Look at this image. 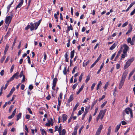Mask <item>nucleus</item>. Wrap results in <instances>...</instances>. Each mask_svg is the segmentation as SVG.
Returning a JSON list of instances; mask_svg holds the SVG:
<instances>
[{
  "mask_svg": "<svg viewBox=\"0 0 135 135\" xmlns=\"http://www.w3.org/2000/svg\"><path fill=\"white\" fill-rule=\"evenodd\" d=\"M14 67V65H12V66H11L10 69V72L11 73L13 71Z\"/></svg>",
  "mask_w": 135,
  "mask_h": 135,
  "instance_id": "nucleus-43",
  "label": "nucleus"
},
{
  "mask_svg": "<svg viewBox=\"0 0 135 135\" xmlns=\"http://www.w3.org/2000/svg\"><path fill=\"white\" fill-rule=\"evenodd\" d=\"M16 40H17V38H16H16L14 40V41L13 43L12 46V49H13V47L14 46L15 43L16 42Z\"/></svg>",
  "mask_w": 135,
  "mask_h": 135,
  "instance_id": "nucleus-33",
  "label": "nucleus"
},
{
  "mask_svg": "<svg viewBox=\"0 0 135 135\" xmlns=\"http://www.w3.org/2000/svg\"><path fill=\"white\" fill-rule=\"evenodd\" d=\"M7 129H5L3 132V135H6L7 133Z\"/></svg>",
  "mask_w": 135,
  "mask_h": 135,
  "instance_id": "nucleus-52",
  "label": "nucleus"
},
{
  "mask_svg": "<svg viewBox=\"0 0 135 135\" xmlns=\"http://www.w3.org/2000/svg\"><path fill=\"white\" fill-rule=\"evenodd\" d=\"M116 46V44L115 43L113 44L109 48V50H112L114 49L115 47Z\"/></svg>",
  "mask_w": 135,
  "mask_h": 135,
  "instance_id": "nucleus-23",
  "label": "nucleus"
},
{
  "mask_svg": "<svg viewBox=\"0 0 135 135\" xmlns=\"http://www.w3.org/2000/svg\"><path fill=\"white\" fill-rule=\"evenodd\" d=\"M83 74H84L83 73L81 74V75L79 76V81L80 82H81V80L82 79L83 76Z\"/></svg>",
  "mask_w": 135,
  "mask_h": 135,
  "instance_id": "nucleus-30",
  "label": "nucleus"
},
{
  "mask_svg": "<svg viewBox=\"0 0 135 135\" xmlns=\"http://www.w3.org/2000/svg\"><path fill=\"white\" fill-rule=\"evenodd\" d=\"M105 97V95H103L102 97L101 98H100L99 99V101H100V100H101L103 99H104Z\"/></svg>",
  "mask_w": 135,
  "mask_h": 135,
  "instance_id": "nucleus-51",
  "label": "nucleus"
},
{
  "mask_svg": "<svg viewBox=\"0 0 135 135\" xmlns=\"http://www.w3.org/2000/svg\"><path fill=\"white\" fill-rule=\"evenodd\" d=\"M128 23L127 22H125V23L123 24V25H122V27H124L128 25Z\"/></svg>",
  "mask_w": 135,
  "mask_h": 135,
  "instance_id": "nucleus-47",
  "label": "nucleus"
},
{
  "mask_svg": "<svg viewBox=\"0 0 135 135\" xmlns=\"http://www.w3.org/2000/svg\"><path fill=\"white\" fill-rule=\"evenodd\" d=\"M57 81V79L56 78H55L53 80L52 84H56Z\"/></svg>",
  "mask_w": 135,
  "mask_h": 135,
  "instance_id": "nucleus-31",
  "label": "nucleus"
},
{
  "mask_svg": "<svg viewBox=\"0 0 135 135\" xmlns=\"http://www.w3.org/2000/svg\"><path fill=\"white\" fill-rule=\"evenodd\" d=\"M62 118L63 121V122H64L66 120L67 118V116L66 114H63L62 115Z\"/></svg>",
  "mask_w": 135,
  "mask_h": 135,
  "instance_id": "nucleus-19",
  "label": "nucleus"
},
{
  "mask_svg": "<svg viewBox=\"0 0 135 135\" xmlns=\"http://www.w3.org/2000/svg\"><path fill=\"white\" fill-rule=\"evenodd\" d=\"M78 129V127L76 126L74 128V131L72 133V135H76L77 133V131Z\"/></svg>",
  "mask_w": 135,
  "mask_h": 135,
  "instance_id": "nucleus-16",
  "label": "nucleus"
},
{
  "mask_svg": "<svg viewBox=\"0 0 135 135\" xmlns=\"http://www.w3.org/2000/svg\"><path fill=\"white\" fill-rule=\"evenodd\" d=\"M90 76L88 75L85 80V82L87 83L90 79Z\"/></svg>",
  "mask_w": 135,
  "mask_h": 135,
  "instance_id": "nucleus-45",
  "label": "nucleus"
},
{
  "mask_svg": "<svg viewBox=\"0 0 135 135\" xmlns=\"http://www.w3.org/2000/svg\"><path fill=\"white\" fill-rule=\"evenodd\" d=\"M125 113L127 114H128L129 113H130L131 117V118H132L133 117L132 111V109L129 108H127L125 109L123 111V115L124 116L125 114Z\"/></svg>",
  "mask_w": 135,
  "mask_h": 135,
  "instance_id": "nucleus-1",
  "label": "nucleus"
},
{
  "mask_svg": "<svg viewBox=\"0 0 135 135\" xmlns=\"http://www.w3.org/2000/svg\"><path fill=\"white\" fill-rule=\"evenodd\" d=\"M97 63V62H96L95 61V62L91 65L90 67V68H93L95 65Z\"/></svg>",
  "mask_w": 135,
  "mask_h": 135,
  "instance_id": "nucleus-50",
  "label": "nucleus"
},
{
  "mask_svg": "<svg viewBox=\"0 0 135 135\" xmlns=\"http://www.w3.org/2000/svg\"><path fill=\"white\" fill-rule=\"evenodd\" d=\"M6 58L5 56H4L0 60V61L1 63H2Z\"/></svg>",
  "mask_w": 135,
  "mask_h": 135,
  "instance_id": "nucleus-32",
  "label": "nucleus"
},
{
  "mask_svg": "<svg viewBox=\"0 0 135 135\" xmlns=\"http://www.w3.org/2000/svg\"><path fill=\"white\" fill-rule=\"evenodd\" d=\"M135 36H134L132 38V42H131V45H134V42L135 41Z\"/></svg>",
  "mask_w": 135,
  "mask_h": 135,
  "instance_id": "nucleus-26",
  "label": "nucleus"
},
{
  "mask_svg": "<svg viewBox=\"0 0 135 135\" xmlns=\"http://www.w3.org/2000/svg\"><path fill=\"white\" fill-rule=\"evenodd\" d=\"M125 79H123L122 78L121 80L119 83V89H120L122 88V86H123L124 82L125 80Z\"/></svg>",
  "mask_w": 135,
  "mask_h": 135,
  "instance_id": "nucleus-5",
  "label": "nucleus"
},
{
  "mask_svg": "<svg viewBox=\"0 0 135 135\" xmlns=\"http://www.w3.org/2000/svg\"><path fill=\"white\" fill-rule=\"evenodd\" d=\"M14 0H13V1H12V2H11V4H9L7 6V13H8L9 12V9H10V8H11V6L13 4V3L14 2Z\"/></svg>",
  "mask_w": 135,
  "mask_h": 135,
  "instance_id": "nucleus-15",
  "label": "nucleus"
},
{
  "mask_svg": "<svg viewBox=\"0 0 135 135\" xmlns=\"http://www.w3.org/2000/svg\"><path fill=\"white\" fill-rule=\"evenodd\" d=\"M27 110L31 114H32V112L30 108H27Z\"/></svg>",
  "mask_w": 135,
  "mask_h": 135,
  "instance_id": "nucleus-57",
  "label": "nucleus"
},
{
  "mask_svg": "<svg viewBox=\"0 0 135 135\" xmlns=\"http://www.w3.org/2000/svg\"><path fill=\"white\" fill-rule=\"evenodd\" d=\"M78 84L77 83H76L74 84V85H73L72 88L73 90H74L77 86Z\"/></svg>",
  "mask_w": 135,
  "mask_h": 135,
  "instance_id": "nucleus-48",
  "label": "nucleus"
},
{
  "mask_svg": "<svg viewBox=\"0 0 135 135\" xmlns=\"http://www.w3.org/2000/svg\"><path fill=\"white\" fill-rule=\"evenodd\" d=\"M90 108V106H89L86 107L85 109V111L88 112Z\"/></svg>",
  "mask_w": 135,
  "mask_h": 135,
  "instance_id": "nucleus-41",
  "label": "nucleus"
},
{
  "mask_svg": "<svg viewBox=\"0 0 135 135\" xmlns=\"http://www.w3.org/2000/svg\"><path fill=\"white\" fill-rule=\"evenodd\" d=\"M102 85V83L101 81H99V83H98V85L97 86V90H98V89H99V87L100 86Z\"/></svg>",
  "mask_w": 135,
  "mask_h": 135,
  "instance_id": "nucleus-27",
  "label": "nucleus"
},
{
  "mask_svg": "<svg viewBox=\"0 0 135 135\" xmlns=\"http://www.w3.org/2000/svg\"><path fill=\"white\" fill-rule=\"evenodd\" d=\"M13 105H11L10 107H9V112H11V111L12 109L13 108Z\"/></svg>",
  "mask_w": 135,
  "mask_h": 135,
  "instance_id": "nucleus-54",
  "label": "nucleus"
},
{
  "mask_svg": "<svg viewBox=\"0 0 135 135\" xmlns=\"http://www.w3.org/2000/svg\"><path fill=\"white\" fill-rule=\"evenodd\" d=\"M133 6V4H131L127 9L126 10V11L127 12L129 11V9Z\"/></svg>",
  "mask_w": 135,
  "mask_h": 135,
  "instance_id": "nucleus-36",
  "label": "nucleus"
},
{
  "mask_svg": "<svg viewBox=\"0 0 135 135\" xmlns=\"http://www.w3.org/2000/svg\"><path fill=\"white\" fill-rule=\"evenodd\" d=\"M79 103L78 102L76 104L75 106L74 107V108L73 109V111L74 112L77 109L78 107L79 106Z\"/></svg>",
  "mask_w": 135,
  "mask_h": 135,
  "instance_id": "nucleus-25",
  "label": "nucleus"
},
{
  "mask_svg": "<svg viewBox=\"0 0 135 135\" xmlns=\"http://www.w3.org/2000/svg\"><path fill=\"white\" fill-rule=\"evenodd\" d=\"M19 73L17 72L16 73L14 74L12 76L11 78V80H13L14 79H17L19 77Z\"/></svg>",
  "mask_w": 135,
  "mask_h": 135,
  "instance_id": "nucleus-7",
  "label": "nucleus"
},
{
  "mask_svg": "<svg viewBox=\"0 0 135 135\" xmlns=\"http://www.w3.org/2000/svg\"><path fill=\"white\" fill-rule=\"evenodd\" d=\"M59 135H65L66 133V131L65 129H63L62 131L59 133Z\"/></svg>",
  "mask_w": 135,
  "mask_h": 135,
  "instance_id": "nucleus-18",
  "label": "nucleus"
},
{
  "mask_svg": "<svg viewBox=\"0 0 135 135\" xmlns=\"http://www.w3.org/2000/svg\"><path fill=\"white\" fill-rule=\"evenodd\" d=\"M129 61H127L126 62V64L124 67V69H127L130 65L131 64Z\"/></svg>",
  "mask_w": 135,
  "mask_h": 135,
  "instance_id": "nucleus-14",
  "label": "nucleus"
},
{
  "mask_svg": "<svg viewBox=\"0 0 135 135\" xmlns=\"http://www.w3.org/2000/svg\"><path fill=\"white\" fill-rule=\"evenodd\" d=\"M109 83L108 82L106 83L104 87V88L105 89V90L107 89L108 85H109Z\"/></svg>",
  "mask_w": 135,
  "mask_h": 135,
  "instance_id": "nucleus-34",
  "label": "nucleus"
},
{
  "mask_svg": "<svg viewBox=\"0 0 135 135\" xmlns=\"http://www.w3.org/2000/svg\"><path fill=\"white\" fill-rule=\"evenodd\" d=\"M22 113H19L17 116V119L16 120L18 121L21 118V117Z\"/></svg>",
  "mask_w": 135,
  "mask_h": 135,
  "instance_id": "nucleus-22",
  "label": "nucleus"
},
{
  "mask_svg": "<svg viewBox=\"0 0 135 135\" xmlns=\"http://www.w3.org/2000/svg\"><path fill=\"white\" fill-rule=\"evenodd\" d=\"M96 84L95 83H94L92 85L91 87V90H92L94 89V87L95 86Z\"/></svg>",
  "mask_w": 135,
  "mask_h": 135,
  "instance_id": "nucleus-39",
  "label": "nucleus"
},
{
  "mask_svg": "<svg viewBox=\"0 0 135 135\" xmlns=\"http://www.w3.org/2000/svg\"><path fill=\"white\" fill-rule=\"evenodd\" d=\"M121 126V124L120 123L118 125H117V126H116L115 130V132H117L119 129L120 126Z\"/></svg>",
  "mask_w": 135,
  "mask_h": 135,
  "instance_id": "nucleus-21",
  "label": "nucleus"
},
{
  "mask_svg": "<svg viewBox=\"0 0 135 135\" xmlns=\"http://www.w3.org/2000/svg\"><path fill=\"white\" fill-rule=\"evenodd\" d=\"M25 87V85L23 84H22L21 86V89L22 90H23L24 89Z\"/></svg>",
  "mask_w": 135,
  "mask_h": 135,
  "instance_id": "nucleus-63",
  "label": "nucleus"
},
{
  "mask_svg": "<svg viewBox=\"0 0 135 135\" xmlns=\"http://www.w3.org/2000/svg\"><path fill=\"white\" fill-rule=\"evenodd\" d=\"M107 103V101H105L104 103H103L101 106V108H103L105 105Z\"/></svg>",
  "mask_w": 135,
  "mask_h": 135,
  "instance_id": "nucleus-35",
  "label": "nucleus"
},
{
  "mask_svg": "<svg viewBox=\"0 0 135 135\" xmlns=\"http://www.w3.org/2000/svg\"><path fill=\"white\" fill-rule=\"evenodd\" d=\"M31 28V26L29 25H27V27L25 28V30H28L29 28Z\"/></svg>",
  "mask_w": 135,
  "mask_h": 135,
  "instance_id": "nucleus-56",
  "label": "nucleus"
},
{
  "mask_svg": "<svg viewBox=\"0 0 135 135\" xmlns=\"http://www.w3.org/2000/svg\"><path fill=\"white\" fill-rule=\"evenodd\" d=\"M44 60H45L46 59L47 55L45 53H44Z\"/></svg>",
  "mask_w": 135,
  "mask_h": 135,
  "instance_id": "nucleus-59",
  "label": "nucleus"
},
{
  "mask_svg": "<svg viewBox=\"0 0 135 135\" xmlns=\"http://www.w3.org/2000/svg\"><path fill=\"white\" fill-rule=\"evenodd\" d=\"M127 42L128 43H130V44L131 45V43L132 42L131 38L130 37H129L127 38Z\"/></svg>",
  "mask_w": 135,
  "mask_h": 135,
  "instance_id": "nucleus-29",
  "label": "nucleus"
},
{
  "mask_svg": "<svg viewBox=\"0 0 135 135\" xmlns=\"http://www.w3.org/2000/svg\"><path fill=\"white\" fill-rule=\"evenodd\" d=\"M98 108H96V109H95V112L93 115L94 116L96 115V114L98 112Z\"/></svg>",
  "mask_w": 135,
  "mask_h": 135,
  "instance_id": "nucleus-44",
  "label": "nucleus"
},
{
  "mask_svg": "<svg viewBox=\"0 0 135 135\" xmlns=\"http://www.w3.org/2000/svg\"><path fill=\"white\" fill-rule=\"evenodd\" d=\"M11 28H9L8 29L7 34L5 36V37L6 38L7 37L9 36L11 31Z\"/></svg>",
  "mask_w": 135,
  "mask_h": 135,
  "instance_id": "nucleus-20",
  "label": "nucleus"
},
{
  "mask_svg": "<svg viewBox=\"0 0 135 135\" xmlns=\"http://www.w3.org/2000/svg\"><path fill=\"white\" fill-rule=\"evenodd\" d=\"M23 76H24V75H23V71H22L21 72L20 74V75L19 76L21 78L22 76H23Z\"/></svg>",
  "mask_w": 135,
  "mask_h": 135,
  "instance_id": "nucleus-55",
  "label": "nucleus"
},
{
  "mask_svg": "<svg viewBox=\"0 0 135 135\" xmlns=\"http://www.w3.org/2000/svg\"><path fill=\"white\" fill-rule=\"evenodd\" d=\"M16 111V109H15L13 112L12 115L8 117V118L9 119H11L12 118L14 115H15Z\"/></svg>",
  "mask_w": 135,
  "mask_h": 135,
  "instance_id": "nucleus-13",
  "label": "nucleus"
},
{
  "mask_svg": "<svg viewBox=\"0 0 135 135\" xmlns=\"http://www.w3.org/2000/svg\"><path fill=\"white\" fill-rule=\"evenodd\" d=\"M106 111V109H105L104 110H102L100 111L98 116L100 117V119L101 120H102L103 119Z\"/></svg>",
  "mask_w": 135,
  "mask_h": 135,
  "instance_id": "nucleus-2",
  "label": "nucleus"
},
{
  "mask_svg": "<svg viewBox=\"0 0 135 135\" xmlns=\"http://www.w3.org/2000/svg\"><path fill=\"white\" fill-rule=\"evenodd\" d=\"M4 70H1V71L0 72V74L1 75L3 76L4 74Z\"/></svg>",
  "mask_w": 135,
  "mask_h": 135,
  "instance_id": "nucleus-61",
  "label": "nucleus"
},
{
  "mask_svg": "<svg viewBox=\"0 0 135 135\" xmlns=\"http://www.w3.org/2000/svg\"><path fill=\"white\" fill-rule=\"evenodd\" d=\"M115 56V54H113L112 56L111 57V58H110V60H112L114 58V57Z\"/></svg>",
  "mask_w": 135,
  "mask_h": 135,
  "instance_id": "nucleus-64",
  "label": "nucleus"
},
{
  "mask_svg": "<svg viewBox=\"0 0 135 135\" xmlns=\"http://www.w3.org/2000/svg\"><path fill=\"white\" fill-rule=\"evenodd\" d=\"M127 53H126V54H123H123H122L121 57L122 58L124 59L125 58V56H127Z\"/></svg>",
  "mask_w": 135,
  "mask_h": 135,
  "instance_id": "nucleus-46",
  "label": "nucleus"
},
{
  "mask_svg": "<svg viewBox=\"0 0 135 135\" xmlns=\"http://www.w3.org/2000/svg\"><path fill=\"white\" fill-rule=\"evenodd\" d=\"M40 130L42 135H46V132L44 129H41Z\"/></svg>",
  "mask_w": 135,
  "mask_h": 135,
  "instance_id": "nucleus-28",
  "label": "nucleus"
},
{
  "mask_svg": "<svg viewBox=\"0 0 135 135\" xmlns=\"http://www.w3.org/2000/svg\"><path fill=\"white\" fill-rule=\"evenodd\" d=\"M101 54H100L98 58L97 59L95 60V61L96 62H98L99 61V60H100V57H101Z\"/></svg>",
  "mask_w": 135,
  "mask_h": 135,
  "instance_id": "nucleus-53",
  "label": "nucleus"
},
{
  "mask_svg": "<svg viewBox=\"0 0 135 135\" xmlns=\"http://www.w3.org/2000/svg\"><path fill=\"white\" fill-rule=\"evenodd\" d=\"M9 46L8 44H7L5 47V49L4 50L5 51H7L8 50L9 48Z\"/></svg>",
  "mask_w": 135,
  "mask_h": 135,
  "instance_id": "nucleus-38",
  "label": "nucleus"
},
{
  "mask_svg": "<svg viewBox=\"0 0 135 135\" xmlns=\"http://www.w3.org/2000/svg\"><path fill=\"white\" fill-rule=\"evenodd\" d=\"M74 95L73 94H71L69 97L68 100V103H70L72 101L73 99Z\"/></svg>",
  "mask_w": 135,
  "mask_h": 135,
  "instance_id": "nucleus-17",
  "label": "nucleus"
},
{
  "mask_svg": "<svg viewBox=\"0 0 135 135\" xmlns=\"http://www.w3.org/2000/svg\"><path fill=\"white\" fill-rule=\"evenodd\" d=\"M53 122V120L52 118H50V120H48L47 123H46L45 124V125L47 126H50L51 124L52 123L51 125H53V124L52 123V122Z\"/></svg>",
  "mask_w": 135,
  "mask_h": 135,
  "instance_id": "nucleus-11",
  "label": "nucleus"
},
{
  "mask_svg": "<svg viewBox=\"0 0 135 135\" xmlns=\"http://www.w3.org/2000/svg\"><path fill=\"white\" fill-rule=\"evenodd\" d=\"M135 13V8L130 13V15L131 16L133 15Z\"/></svg>",
  "mask_w": 135,
  "mask_h": 135,
  "instance_id": "nucleus-58",
  "label": "nucleus"
},
{
  "mask_svg": "<svg viewBox=\"0 0 135 135\" xmlns=\"http://www.w3.org/2000/svg\"><path fill=\"white\" fill-rule=\"evenodd\" d=\"M103 127V126L102 125H100V126L99 127L98 129L96 132L95 135H99Z\"/></svg>",
  "mask_w": 135,
  "mask_h": 135,
  "instance_id": "nucleus-6",
  "label": "nucleus"
},
{
  "mask_svg": "<svg viewBox=\"0 0 135 135\" xmlns=\"http://www.w3.org/2000/svg\"><path fill=\"white\" fill-rule=\"evenodd\" d=\"M62 129V127L61 126V124H60V126L59 127H58V126H55V132L58 131L59 133L61 131Z\"/></svg>",
  "mask_w": 135,
  "mask_h": 135,
  "instance_id": "nucleus-9",
  "label": "nucleus"
},
{
  "mask_svg": "<svg viewBox=\"0 0 135 135\" xmlns=\"http://www.w3.org/2000/svg\"><path fill=\"white\" fill-rule=\"evenodd\" d=\"M128 72V70H125L122 76V78L123 79H125L127 75Z\"/></svg>",
  "mask_w": 135,
  "mask_h": 135,
  "instance_id": "nucleus-10",
  "label": "nucleus"
},
{
  "mask_svg": "<svg viewBox=\"0 0 135 135\" xmlns=\"http://www.w3.org/2000/svg\"><path fill=\"white\" fill-rule=\"evenodd\" d=\"M124 48L123 50V54L127 53L128 50L129 49L128 46L126 44H124L121 46V49H123Z\"/></svg>",
  "mask_w": 135,
  "mask_h": 135,
  "instance_id": "nucleus-3",
  "label": "nucleus"
},
{
  "mask_svg": "<svg viewBox=\"0 0 135 135\" xmlns=\"http://www.w3.org/2000/svg\"><path fill=\"white\" fill-rule=\"evenodd\" d=\"M134 60V58L133 57H132L129 59L128 61H129V62L131 64L132 62Z\"/></svg>",
  "mask_w": 135,
  "mask_h": 135,
  "instance_id": "nucleus-37",
  "label": "nucleus"
},
{
  "mask_svg": "<svg viewBox=\"0 0 135 135\" xmlns=\"http://www.w3.org/2000/svg\"><path fill=\"white\" fill-rule=\"evenodd\" d=\"M63 73L64 74L66 75V67L64 68L63 70Z\"/></svg>",
  "mask_w": 135,
  "mask_h": 135,
  "instance_id": "nucleus-49",
  "label": "nucleus"
},
{
  "mask_svg": "<svg viewBox=\"0 0 135 135\" xmlns=\"http://www.w3.org/2000/svg\"><path fill=\"white\" fill-rule=\"evenodd\" d=\"M97 102V100L92 103L91 105L92 108L94 107V105L96 104Z\"/></svg>",
  "mask_w": 135,
  "mask_h": 135,
  "instance_id": "nucleus-42",
  "label": "nucleus"
},
{
  "mask_svg": "<svg viewBox=\"0 0 135 135\" xmlns=\"http://www.w3.org/2000/svg\"><path fill=\"white\" fill-rule=\"evenodd\" d=\"M23 2V0H20V2L16 8V9H17L18 8H20L21 7L22 5Z\"/></svg>",
  "mask_w": 135,
  "mask_h": 135,
  "instance_id": "nucleus-12",
  "label": "nucleus"
},
{
  "mask_svg": "<svg viewBox=\"0 0 135 135\" xmlns=\"http://www.w3.org/2000/svg\"><path fill=\"white\" fill-rule=\"evenodd\" d=\"M120 65L119 64H117L116 65V68L117 69H118L120 67Z\"/></svg>",
  "mask_w": 135,
  "mask_h": 135,
  "instance_id": "nucleus-60",
  "label": "nucleus"
},
{
  "mask_svg": "<svg viewBox=\"0 0 135 135\" xmlns=\"http://www.w3.org/2000/svg\"><path fill=\"white\" fill-rule=\"evenodd\" d=\"M12 18V16H8L6 17L5 21L6 25H7L8 26H9L11 22Z\"/></svg>",
  "mask_w": 135,
  "mask_h": 135,
  "instance_id": "nucleus-4",
  "label": "nucleus"
},
{
  "mask_svg": "<svg viewBox=\"0 0 135 135\" xmlns=\"http://www.w3.org/2000/svg\"><path fill=\"white\" fill-rule=\"evenodd\" d=\"M15 90V88L14 87H13L12 89L10 91L9 93L11 94H12L13 91Z\"/></svg>",
  "mask_w": 135,
  "mask_h": 135,
  "instance_id": "nucleus-40",
  "label": "nucleus"
},
{
  "mask_svg": "<svg viewBox=\"0 0 135 135\" xmlns=\"http://www.w3.org/2000/svg\"><path fill=\"white\" fill-rule=\"evenodd\" d=\"M30 24L31 26L30 28V30L31 31H32L34 29H35V30H36L35 29V27L37 26V23H35L33 24L32 23H30Z\"/></svg>",
  "mask_w": 135,
  "mask_h": 135,
  "instance_id": "nucleus-8",
  "label": "nucleus"
},
{
  "mask_svg": "<svg viewBox=\"0 0 135 135\" xmlns=\"http://www.w3.org/2000/svg\"><path fill=\"white\" fill-rule=\"evenodd\" d=\"M33 86L32 85H30L28 87L29 89L31 90H32L33 88Z\"/></svg>",
  "mask_w": 135,
  "mask_h": 135,
  "instance_id": "nucleus-62",
  "label": "nucleus"
},
{
  "mask_svg": "<svg viewBox=\"0 0 135 135\" xmlns=\"http://www.w3.org/2000/svg\"><path fill=\"white\" fill-rule=\"evenodd\" d=\"M75 51L73 50V51H71L70 54V58L72 59L74 56V55Z\"/></svg>",
  "mask_w": 135,
  "mask_h": 135,
  "instance_id": "nucleus-24",
  "label": "nucleus"
}]
</instances>
